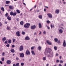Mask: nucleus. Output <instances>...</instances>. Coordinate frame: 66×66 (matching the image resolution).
Here are the masks:
<instances>
[{
  "label": "nucleus",
  "mask_w": 66,
  "mask_h": 66,
  "mask_svg": "<svg viewBox=\"0 0 66 66\" xmlns=\"http://www.w3.org/2000/svg\"><path fill=\"white\" fill-rule=\"evenodd\" d=\"M58 55H59L58 54H57V53H56V56H58Z\"/></svg>",
  "instance_id": "nucleus-50"
},
{
  "label": "nucleus",
  "mask_w": 66,
  "mask_h": 66,
  "mask_svg": "<svg viewBox=\"0 0 66 66\" xmlns=\"http://www.w3.org/2000/svg\"><path fill=\"white\" fill-rule=\"evenodd\" d=\"M34 48H35V46H33L31 48V49L33 50L34 49Z\"/></svg>",
  "instance_id": "nucleus-38"
},
{
  "label": "nucleus",
  "mask_w": 66,
  "mask_h": 66,
  "mask_svg": "<svg viewBox=\"0 0 66 66\" xmlns=\"http://www.w3.org/2000/svg\"><path fill=\"white\" fill-rule=\"evenodd\" d=\"M5 55V53H4V52H3L2 53V56H4Z\"/></svg>",
  "instance_id": "nucleus-32"
},
{
  "label": "nucleus",
  "mask_w": 66,
  "mask_h": 66,
  "mask_svg": "<svg viewBox=\"0 0 66 66\" xmlns=\"http://www.w3.org/2000/svg\"><path fill=\"white\" fill-rule=\"evenodd\" d=\"M26 55H30V52L29 50H27L26 51Z\"/></svg>",
  "instance_id": "nucleus-3"
},
{
  "label": "nucleus",
  "mask_w": 66,
  "mask_h": 66,
  "mask_svg": "<svg viewBox=\"0 0 66 66\" xmlns=\"http://www.w3.org/2000/svg\"><path fill=\"white\" fill-rule=\"evenodd\" d=\"M13 12H12V11H11L10 12V15H11V16H12L13 15Z\"/></svg>",
  "instance_id": "nucleus-27"
},
{
  "label": "nucleus",
  "mask_w": 66,
  "mask_h": 66,
  "mask_svg": "<svg viewBox=\"0 0 66 66\" xmlns=\"http://www.w3.org/2000/svg\"><path fill=\"white\" fill-rule=\"evenodd\" d=\"M59 66H62V65L61 64H59Z\"/></svg>",
  "instance_id": "nucleus-62"
},
{
  "label": "nucleus",
  "mask_w": 66,
  "mask_h": 66,
  "mask_svg": "<svg viewBox=\"0 0 66 66\" xmlns=\"http://www.w3.org/2000/svg\"><path fill=\"white\" fill-rule=\"evenodd\" d=\"M7 43V41H6L5 42V44L6 43Z\"/></svg>",
  "instance_id": "nucleus-63"
},
{
  "label": "nucleus",
  "mask_w": 66,
  "mask_h": 66,
  "mask_svg": "<svg viewBox=\"0 0 66 66\" xmlns=\"http://www.w3.org/2000/svg\"><path fill=\"white\" fill-rule=\"evenodd\" d=\"M2 61H4V58H1Z\"/></svg>",
  "instance_id": "nucleus-40"
},
{
  "label": "nucleus",
  "mask_w": 66,
  "mask_h": 66,
  "mask_svg": "<svg viewBox=\"0 0 66 66\" xmlns=\"http://www.w3.org/2000/svg\"><path fill=\"white\" fill-rule=\"evenodd\" d=\"M60 62L61 63H63V61L62 60H60Z\"/></svg>",
  "instance_id": "nucleus-37"
},
{
  "label": "nucleus",
  "mask_w": 66,
  "mask_h": 66,
  "mask_svg": "<svg viewBox=\"0 0 66 66\" xmlns=\"http://www.w3.org/2000/svg\"><path fill=\"white\" fill-rule=\"evenodd\" d=\"M5 16L6 17H8V13H7L5 14Z\"/></svg>",
  "instance_id": "nucleus-42"
},
{
  "label": "nucleus",
  "mask_w": 66,
  "mask_h": 66,
  "mask_svg": "<svg viewBox=\"0 0 66 66\" xmlns=\"http://www.w3.org/2000/svg\"><path fill=\"white\" fill-rule=\"evenodd\" d=\"M59 60H57L56 62L57 63H59Z\"/></svg>",
  "instance_id": "nucleus-48"
},
{
  "label": "nucleus",
  "mask_w": 66,
  "mask_h": 66,
  "mask_svg": "<svg viewBox=\"0 0 66 66\" xmlns=\"http://www.w3.org/2000/svg\"><path fill=\"white\" fill-rule=\"evenodd\" d=\"M17 15V13L16 12H15V13H13V16H16Z\"/></svg>",
  "instance_id": "nucleus-24"
},
{
  "label": "nucleus",
  "mask_w": 66,
  "mask_h": 66,
  "mask_svg": "<svg viewBox=\"0 0 66 66\" xmlns=\"http://www.w3.org/2000/svg\"><path fill=\"white\" fill-rule=\"evenodd\" d=\"M59 12H60L59 10H56L55 12L56 13H57V14H58V13H59Z\"/></svg>",
  "instance_id": "nucleus-21"
},
{
  "label": "nucleus",
  "mask_w": 66,
  "mask_h": 66,
  "mask_svg": "<svg viewBox=\"0 0 66 66\" xmlns=\"http://www.w3.org/2000/svg\"><path fill=\"white\" fill-rule=\"evenodd\" d=\"M0 63L1 64H2V61H0Z\"/></svg>",
  "instance_id": "nucleus-56"
},
{
  "label": "nucleus",
  "mask_w": 66,
  "mask_h": 66,
  "mask_svg": "<svg viewBox=\"0 0 66 66\" xmlns=\"http://www.w3.org/2000/svg\"><path fill=\"white\" fill-rule=\"evenodd\" d=\"M39 28H42V24L40 23H39Z\"/></svg>",
  "instance_id": "nucleus-19"
},
{
  "label": "nucleus",
  "mask_w": 66,
  "mask_h": 66,
  "mask_svg": "<svg viewBox=\"0 0 66 66\" xmlns=\"http://www.w3.org/2000/svg\"><path fill=\"white\" fill-rule=\"evenodd\" d=\"M43 33L44 34H46V32L44 31L43 32Z\"/></svg>",
  "instance_id": "nucleus-47"
},
{
  "label": "nucleus",
  "mask_w": 66,
  "mask_h": 66,
  "mask_svg": "<svg viewBox=\"0 0 66 66\" xmlns=\"http://www.w3.org/2000/svg\"><path fill=\"white\" fill-rule=\"evenodd\" d=\"M58 44H60L61 43V41H60V40H59L58 41Z\"/></svg>",
  "instance_id": "nucleus-43"
},
{
  "label": "nucleus",
  "mask_w": 66,
  "mask_h": 66,
  "mask_svg": "<svg viewBox=\"0 0 66 66\" xmlns=\"http://www.w3.org/2000/svg\"><path fill=\"white\" fill-rule=\"evenodd\" d=\"M1 10L2 11H3V12H4V9H1Z\"/></svg>",
  "instance_id": "nucleus-44"
},
{
  "label": "nucleus",
  "mask_w": 66,
  "mask_h": 66,
  "mask_svg": "<svg viewBox=\"0 0 66 66\" xmlns=\"http://www.w3.org/2000/svg\"><path fill=\"white\" fill-rule=\"evenodd\" d=\"M63 46L64 47H66V41L64 40L63 42Z\"/></svg>",
  "instance_id": "nucleus-5"
},
{
  "label": "nucleus",
  "mask_w": 66,
  "mask_h": 66,
  "mask_svg": "<svg viewBox=\"0 0 66 66\" xmlns=\"http://www.w3.org/2000/svg\"><path fill=\"white\" fill-rule=\"evenodd\" d=\"M20 24L21 25H23V21H21L20 22Z\"/></svg>",
  "instance_id": "nucleus-30"
},
{
  "label": "nucleus",
  "mask_w": 66,
  "mask_h": 66,
  "mask_svg": "<svg viewBox=\"0 0 66 66\" xmlns=\"http://www.w3.org/2000/svg\"><path fill=\"white\" fill-rule=\"evenodd\" d=\"M47 29H48L49 30L50 29V27H48Z\"/></svg>",
  "instance_id": "nucleus-55"
},
{
  "label": "nucleus",
  "mask_w": 66,
  "mask_h": 66,
  "mask_svg": "<svg viewBox=\"0 0 66 66\" xmlns=\"http://www.w3.org/2000/svg\"><path fill=\"white\" fill-rule=\"evenodd\" d=\"M45 7L47 9H48V8H49V7H48L47 6H45Z\"/></svg>",
  "instance_id": "nucleus-52"
},
{
  "label": "nucleus",
  "mask_w": 66,
  "mask_h": 66,
  "mask_svg": "<svg viewBox=\"0 0 66 66\" xmlns=\"http://www.w3.org/2000/svg\"><path fill=\"white\" fill-rule=\"evenodd\" d=\"M23 47L22 46H21L19 48V50L20 51H22L23 50Z\"/></svg>",
  "instance_id": "nucleus-9"
},
{
  "label": "nucleus",
  "mask_w": 66,
  "mask_h": 66,
  "mask_svg": "<svg viewBox=\"0 0 66 66\" xmlns=\"http://www.w3.org/2000/svg\"><path fill=\"white\" fill-rule=\"evenodd\" d=\"M7 19L9 20H11V17L9 16H8L7 17Z\"/></svg>",
  "instance_id": "nucleus-16"
},
{
  "label": "nucleus",
  "mask_w": 66,
  "mask_h": 66,
  "mask_svg": "<svg viewBox=\"0 0 66 66\" xmlns=\"http://www.w3.org/2000/svg\"><path fill=\"white\" fill-rule=\"evenodd\" d=\"M13 42V43H15L16 41V39H14V38H13L12 39Z\"/></svg>",
  "instance_id": "nucleus-31"
},
{
  "label": "nucleus",
  "mask_w": 66,
  "mask_h": 66,
  "mask_svg": "<svg viewBox=\"0 0 66 66\" xmlns=\"http://www.w3.org/2000/svg\"><path fill=\"white\" fill-rule=\"evenodd\" d=\"M19 18H17L16 19V20H17V21H19Z\"/></svg>",
  "instance_id": "nucleus-51"
},
{
  "label": "nucleus",
  "mask_w": 66,
  "mask_h": 66,
  "mask_svg": "<svg viewBox=\"0 0 66 66\" xmlns=\"http://www.w3.org/2000/svg\"><path fill=\"white\" fill-rule=\"evenodd\" d=\"M44 54L45 55H47V57H53V52L51 50H47V49L45 50L44 52Z\"/></svg>",
  "instance_id": "nucleus-1"
},
{
  "label": "nucleus",
  "mask_w": 66,
  "mask_h": 66,
  "mask_svg": "<svg viewBox=\"0 0 66 66\" xmlns=\"http://www.w3.org/2000/svg\"><path fill=\"white\" fill-rule=\"evenodd\" d=\"M6 39V37H4L2 39L3 42H4Z\"/></svg>",
  "instance_id": "nucleus-14"
},
{
  "label": "nucleus",
  "mask_w": 66,
  "mask_h": 66,
  "mask_svg": "<svg viewBox=\"0 0 66 66\" xmlns=\"http://www.w3.org/2000/svg\"><path fill=\"white\" fill-rule=\"evenodd\" d=\"M16 11L17 13H18V14H19V13H20V11H19L18 10H17Z\"/></svg>",
  "instance_id": "nucleus-29"
},
{
  "label": "nucleus",
  "mask_w": 66,
  "mask_h": 66,
  "mask_svg": "<svg viewBox=\"0 0 66 66\" xmlns=\"http://www.w3.org/2000/svg\"><path fill=\"white\" fill-rule=\"evenodd\" d=\"M46 42L47 43L50 45H52V43H51V42L49 40H47L46 41Z\"/></svg>",
  "instance_id": "nucleus-8"
},
{
  "label": "nucleus",
  "mask_w": 66,
  "mask_h": 66,
  "mask_svg": "<svg viewBox=\"0 0 66 66\" xmlns=\"http://www.w3.org/2000/svg\"><path fill=\"white\" fill-rule=\"evenodd\" d=\"M46 9H44V12H46Z\"/></svg>",
  "instance_id": "nucleus-49"
},
{
  "label": "nucleus",
  "mask_w": 66,
  "mask_h": 66,
  "mask_svg": "<svg viewBox=\"0 0 66 66\" xmlns=\"http://www.w3.org/2000/svg\"><path fill=\"white\" fill-rule=\"evenodd\" d=\"M30 24L29 23H27L24 25V27L25 28H29V26H30Z\"/></svg>",
  "instance_id": "nucleus-2"
},
{
  "label": "nucleus",
  "mask_w": 66,
  "mask_h": 66,
  "mask_svg": "<svg viewBox=\"0 0 66 66\" xmlns=\"http://www.w3.org/2000/svg\"><path fill=\"white\" fill-rule=\"evenodd\" d=\"M5 23L6 24H7V22H5Z\"/></svg>",
  "instance_id": "nucleus-60"
},
{
  "label": "nucleus",
  "mask_w": 66,
  "mask_h": 66,
  "mask_svg": "<svg viewBox=\"0 0 66 66\" xmlns=\"http://www.w3.org/2000/svg\"><path fill=\"white\" fill-rule=\"evenodd\" d=\"M25 39L27 40H29L30 39V37L28 36H26L25 37Z\"/></svg>",
  "instance_id": "nucleus-11"
},
{
  "label": "nucleus",
  "mask_w": 66,
  "mask_h": 66,
  "mask_svg": "<svg viewBox=\"0 0 66 66\" xmlns=\"http://www.w3.org/2000/svg\"><path fill=\"white\" fill-rule=\"evenodd\" d=\"M6 29L7 30H11V27L9 26H8L7 27Z\"/></svg>",
  "instance_id": "nucleus-13"
},
{
  "label": "nucleus",
  "mask_w": 66,
  "mask_h": 66,
  "mask_svg": "<svg viewBox=\"0 0 66 66\" xmlns=\"http://www.w3.org/2000/svg\"><path fill=\"white\" fill-rule=\"evenodd\" d=\"M47 15L50 18H52V15L50 13H48L47 14Z\"/></svg>",
  "instance_id": "nucleus-10"
},
{
  "label": "nucleus",
  "mask_w": 66,
  "mask_h": 66,
  "mask_svg": "<svg viewBox=\"0 0 66 66\" xmlns=\"http://www.w3.org/2000/svg\"><path fill=\"white\" fill-rule=\"evenodd\" d=\"M35 40L36 41V42H37V41L38 40L37 39H35Z\"/></svg>",
  "instance_id": "nucleus-59"
},
{
  "label": "nucleus",
  "mask_w": 66,
  "mask_h": 66,
  "mask_svg": "<svg viewBox=\"0 0 66 66\" xmlns=\"http://www.w3.org/2000/svg\"><path fill=\"white\" fill-rule=\"evenodd\" d=\"M42 16L41 15H39V18H40V19H42Z\"/></svg>",
  "instance_id": "nucleus-28"
},
{
  "label": "nucleus",
  "mask_w": 66,
  "mask_h": 66,
  "mask_svg": "<svg viewBox=\"0 0 66 66\" xmlns=\"http://www.w3.org/2000/svg\"><path fill=\"white\" fill-rule=\"evenodd\" d=\"M46 22L48 23H50V21L49 20L47 21Z\"/></svg>",
  "instance_id": "nucleus-34"
},
{
  "label": "nucleus",
  "mask_w": 66,
  "mask_h": 66,
  "mask_svg": "<svg viewBox=\"0 0 66 66\" xmlns=\"http://www.w3.org/2000/svg\"><path fill=\"white\" fill-rule=\"evenodd\" d=\"M35 28H36V26L35 25L32 26L31 27V29H32V30L35 29Z\"/></svg>",
  "instance_id": "nucleus-4"
},
{
  "label": "nucleus",
  "mask_w": 66,
  "mask_h": 66,
  "mask_svg": "<svg viewBox=\"0 0 66 66\" xmlns=\"http://www.w3.org/2000/svg\"><path fill=\"white\" fill-rule=\"evenodd\" d=\"M31 53H32V54L34 55H35V54L34 53V51L33 50L31 51Z\"/></svg>",
  "instance_id": "nucleus-20"
},
{
  "label": "nucleus",
  "mask_w": 66,
  "mask_h": 66,
  "mask_svg": "<svg viewBox=\"0 0 66 66\" xmlns=\"http://www.w3.org/2000/svg\"><path fill=\"white\" fill-rule=\"evenodd\" d=\"M7 64H10L11 63V61H10V60H8L7 61Z\"/></svg>",
  "instance_id": "nucleus-12"
},
{
  "label": "nucleus",
  "mask_w": 66,
  "mask_h": 66,
  "mask_svg": "<svg viewBox=\"0 0 66 66\" xmlns=\"http://www.w3.org/2000/svg\"><path fill=\"white\" fill-rule=\"evenodd\" d=\"M46 57H43V61H46Z\"/></svg>",
  "instance_id": "nucleus-23"
},
{
  "label": "nucleus",
  "mask_w": 66,
  "mask_h": 66,
  "mask_svg": "<svg viewBox=\"0 0 66 66\" xmlns=\"http://www.w3.org/2000/svg\"><path fill=\"white\" fill-rule=\"evenodd\" d=\"M2 26V23L0 22V26Z\"/></svg>",
  "instance_id": "nucleus-53"
},
{
  "label": "nucleus",
  "mask_w": 66,
  "mask_h": 66,
  "mask_svg": "<svg viewBox=\"0 0 66 66\" xmlns=\"http://www.w3.org/2000/svg\"><path fill=\"white\" fill-rule=\"evenodd\" d=\"M54 49L55 50H57V47L56 46H55L54 47Z\"/></svg>",
  "instance_id": "nucleus-33"
},
{
  "label": "nucleus",
  "mask_w": 66,
  "mask_h": 66,
  "mask_svg": "<svg viewBox=\"0 0 66 66\" xmlns=\"http://www.w3.org/2000/svg\"><path fill=\"white\" fill-rule=\"evenodd\" d=\"M41 49H42V47H41L39 46L38 47V49L39 50H41Z\"/></svg>",
  "instance_id": "nucleus-26"
},
{
  "label": "nucleus",
  "mask_w": 66,
  "mask_h": 66,
  "mask_svg": "<svg viewBox=\"0 0 66 66\" xmlns=\"http://www.w3.org/2000/svg\"><path fill=\"white\" fill-rule=\"evenodd\" d=\"M10 3V1H6V4H9Z\"/></svg>",
  "instance_id": "nucleus-22"
},
{
  "label": "nucleus",
  "mask_w": 66,
  "mask_h": 66,
  "mask_svg": "<svg viewBox=\"0 0 66 66\" xmlns=\"http://www.w3.org/2000/svg\"><path fill=\"white\" fill-rule=\"evenodd\" d=\"M59 3H62V2L61 1H60L59 2Z\"/></svg>",
  "instance_id": "nucleus-64"
},
{
  "label": "nucleus",
  "mask_w": 66,
  "mask_h": 66,
  "mask_svg": "<svg viewBox=\"0 0 66 66\" xmlns=\"http://www.w3.org/2000/svg\"><path fill=\"white\" fill-rule=\"evenodd\" d=\"M37 33H36V32H35V33H34V35H36V34H37Z\"/></svg>",
  "instance_id": "nucleus-61"
},
{
  "label": "nucleus",
  "mask_w": 66,
  "mask_h": 66,
  "mask_svg": "<svg viewBox=\"0 0 66 66\" xmlns=\"http://www.w3.org/2000/svg\"><path fill=\"white\" fill-rule=\"evenodd\" d=\"M6 46L7 47H9L10 46V45L9 44H7L6 45Z\"/></svg>",
  "instance_id": "nucleus-41"
},
{
  "label": "nucleus",
  "mask_w": 66,
  "mask_h": 66,
  "mask_svg": "<svg viewBox=\"0 0 66 66\" xmlns=\"http://www.w3.org/2000/svg\"><path fill=\"white\" fill-rule=\"evenodd\" d=\"M21 66H23L24 65V63H22L21 64Z\"/></svg>",
  "instance_id": "nucleus-35"
},
{
  "label": "nucleus",
  "mask_w": 66,
  "mask_h": 66,
  "mask_svg": "<svg viewBox=\"0 0 66 66\" xmlns=\"http://www.w3.org/2000/svg\"><path fill=\"white\" fill-rule=\"evenodd\" d=\"M60 28L61 29H64V28H63V27H61Z\"/></svg>",
  "instance_id": "nucleus-58"
},
{
  "label": "nucleus",
  "mask_w": 66,
  "mask_h": 66,
  "mask_svg": "<svg viewBox=\"0 0 66 66\" xmlns=\"http://www.w3.org/2000/svg\"><path fill=\"white\" fill-rule=\"evenodd\" d=\"M34 8H36V5H35L34 7Z\"/></svg>",
  "instance_id": "nucleus-54"
},
{
  "label": "nucleus",
  "mask_w": 66,
  "mask_h": 66,
  "mask_svg": "<svg viewBox=\"0 0 66 66\" xmlns=\"http://www.w3.org/2000/svg\"><path fill=\"white\" fill-rule=\"evenodd\" d=\"M10 51L12 53H14V52H15V50L14 49H11V50Z\"/></svg>",
  "instance_id": "nucleus-17"
},
{
  "label": "nucleus",
  "mask_w": 66,
  "mask_h": 66,
  "mask_svg": "<svg viewBox=\"0 0 66 66\" xmlns=\"http://www.w3.org/2000/svg\"><path fill=\"white\" fill-rule=\"evenodd\" d=\"M8 43L9 44H11L12 43V41L11 40H8Z\"/></svg>",
  "instance_id": "nucleus-25"
},
{
  "label": "nucleus",
  "mask_w": 66,
  "mask_h": 66,
  "mask_svg": "<svg viewBox=\"0 0 66 66\" xmlns=\"http://www.w3.org/2000/svg\"><path fill=\"white\" fill-rule=\"evenodd\" d=\"M51 28H52L54 27V25H51Z\"/></svg>",
  "instance_id": "nucleus-39"
},
{
  "label": "nucleus",
  "mask_w": 66,
  "mask_h": 66,
  "mask_svg": "<svg viewBox=\"0 0 66 66\" xmlns=\"http://www.w3.org/2000/svg\"><path fill=\"white\" fill-rule=\"evenodd\" d=\"M20 56L21 57L23 58L24 57V54L23 53H20Z\"/></svg>",
  "instance_id": "nucleus-6"
},
{
  "label": "nucleus",
  "mask_w": 66,
  "mask_h": 66,
  "mask_svg": "<svg viewBox=\"0 0 66 66\" xmlns=\"http://www.w3.org/2000/svg\"><path fill=\"white\" fill-rule=\"evenodd\" d=\"M60 33L62 34L63 33V30L62 29H60L59 30Z\"/></svg>",
  "instance_id": "nucleus-15"
},
{
  "label": "nucleus",
  "mask_w": 66,
  "mask_h": 66,
  "mask_svg": "<svg viewBox=\"0 0 66 66\" xmlns=\"http://www.w3.org/2000/svg\"><path fill=\"white\" fill-rule=\"evenodd\" d=\"M63 3V4H65V3H66V2H64Z\"/></svg>",
  "instance_id": "nucleus-57"
},
{
  "label": "nucleus",
  "mask_w": 66,
  "mask_h": 66,
  "mask_svg": "<svg viewBox=\"0 0 66 66\" xmlns=\"http://www.w3.org/2000/svg\"><path fill=\"white\" fill-rule=\"evenodd\" d=\"M22 34H23L24 35L25 34V32L24 31H22Z\"/></svg>",
  "instance_id": "nucleus-46"
},
{
  "label": "nucleus",
  "mask_w": 66,
  "mask_h": 66,
  "mask_svg": "<svg viewBox=\"0 0 66 66\" xmlns=\"http://www.w3.org/2000/svg\"><path fill=\"white\" fill-rule=\"evenodd\" d=\"M54 41L55 42H57L58 41V39L56 38H55L54 39Z\"/></svg>",
  "instance_id": "nucleus-18"
},
{
  "label": "nucleus",
  "mask_w": 66,
  "mask_h": 66,
  "mask_svg": "<svg viewBox=\"0 0 66 66\" xmlns=\"http://www.w3.org/2000/svg\"><path fill=\"white\" fill-rule=\"evenodd\" d=\"M20 32L19 31H18L16 32V34L18 36H20Z\"/></svg>",
  "instance_id": "nucleus-7"
},
{
  "label": "nucleus",
  "mask_w": 66,
  "mask_h": 66,
  "mask_svg": "<svg viewBox=\"0 0 66 66\" xmlns=\"http://www.w3.org/2000/svg\"><path fill=\"white\" fill-rule=\"evenodd\" d=\"M9 8L10 9H13V6H9Z\"/></svg>",
  "instance_id": "nucleus-36"
},
{
  "label": "nucleus",
  "mask_w": 66,
  "mask_h": 66,
  "mask_svg": "<svg viewBox=\"0 0 66 66\" xmlns=\"http://www.w3.org/2000/svg\"><path fill=\"white\" fill-rule=\"evenodd\" d=\"M12 48H14L15 47V45H12Z\"/></svg>",
  "instance_id": "nucleus-45"
}]
</instances>
